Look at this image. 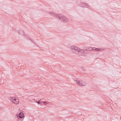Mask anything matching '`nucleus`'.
<instances>
[{
	"instance_id": "8",
	"label": "nucleus",
	"mask_w": 121,
	"mask_h": 121,
	"mask_svg": "<svg viewBox=\"0 0 121 121\" xmlns=\"http://www.w3.org/2000/svg\"><path fill=\"white\" fill-rule=\"evenodd\" d=\"M14 100V101L13 102V103L16 104H17L18 103L19 101V100L18 99H17L15 98V99Z\"/></svg>"
},
{
	"instance_id": "7",
	"label": "nucleus",
	"mask_w": 121,
	"mask_h": 121,
	"mask_svg": "<svg viewBox=\"0 0 121 121\" xmlns=\"http://www.w3.org/2000/svg\"><path fill=\"white\" fill-rule=\"evenodd\" d=\"M94 50H95L96 51H102L104 50V48H96L94 47Z\"/></svg>"
},
{
	"instance_id": "1",
	"label": "nucleus",
	"mask_w": 121,
	"mask_h": 121,
	"mask_svg": "<svg viewBox=\"0 0 121 121\" xmlns=\"http://www.w3.org/2000/svg\"><path fill=\"white\" fill-rule=\"evenodd\" d=\"M49 13L52 16H56V17L60 19L61 21L64 22H67L69 21L68 18L62 16L61 14H57L56 13H54L52 12H50Z\"/></svg>"
},
{
	"instance_id": "2",
	"label": "nucleus",
	"mask_w": 121,
	"mask_h": 121,
	"mask_svg": "<svg viewBox=\"0 0 121 121\" xmlns=\"http://www.w3.org/2000/svg\"><path fill=\"white\" fill-rule=\"evenodd\" d=\"M88 4L84 3V2H81L79 4V6L80 7L84 8H89V7L87 5Z\"/></svg>"
},
{
	"instance_id": "12",
	"label": "nucleus",
	"mask_w": 121,
	"mask_h": 121,
	"mask_svg": "<svg viewBox=\"0 0 121 121\" xmlns=\"http://www.w3.org/2000/svg\"><path fill=\"white\" fill-rule=\"evenodd\" d=\"M94 48H90L88 49V50L89 51L94 50Z\"/></svg>"
},
{
	"instance_id": "3",
	"label": "nucleus",
	"mask_w": 121,
	"mask_h": 121,
	"mask_svg": "<svg viewBox=\"0 0 121 121\" xmlns=\"http://www.w3.org/2000/svg\"><path fill=\"white\" fill-rule=\"evenodd\" d=\"M71 49L72 51L74 52H77L78 50L80 49V48L75 46H72L71 47Z\"/></svg>"
},
{
	"instance_id": "4",
	"label": "nucleus",
	"mask_w": 121,
	"mask_h": 121,
	"mask_svg": "<svg viewBox=\"0 0 121 121\" xmlns=\"http://www.w3.org/2000/svg\"><path fill=\"white\" fill-rule=\"evenodd\" d=\"M36 102L38 104H45L46 105L47 104V102L46 101H43V100L39 99L38 101H36Z\"/></svg>"
},
{
	"instance_id": "9",
	"label": "nucleus",
	"mask_w": 121,
	"mask_h": 121,
	"mask_svg": "<svg viewBox=\"0 0 121 121\" xmlns=\"http://www.w3.org/2000/svg\"><path fill=\"white\" fill-rule=\"evenodd\" d=\"M15 99V97H11L10 98V99L12 102H13L14 101V100Z\"/></svg>"
},
{
	"instance_id": "10",
	"label": "nucleus",
	"mask_w": 121,
	"mask_h": 121,
	"mask_svg": "<svg viewBox=\"0 0 121 121\" xmlns=\"http://www.w3.org/2000/svg\"><path fill=\"white\" fill-rule=\"evenodd\" d=\"M81 84L80 85V86H85V83L82 82V81H81Z\"/></svg>"
},
{
	"instance_id": "15",
	"label": "nucleus",
	"mask_w": 121,
	"mask_h": 121,
	"mask_svg": "<svg viewBox=\"0 0 121 121\" xmlns=\"http://www.w3.org/2000/svg\"><path fill=\"white\" fill-rule=\"evenodd\" d=\"M85 50L86 51H87L88 50V49H87H87H85Z\"/></svg>"
},
{
	"instance_id": "5",
	"label": "nucleus",
	"mask_w": 121,
	"mask_h": 121,
	"mask_svg": "<svg viewBox=\"0 0 121 121\" xmlns=\"http://www.w3.org/2000/svg\"><path fill=\"white\" fill-rule=\"evenodd\" d=\"M77 52H78V53L80 55L83 56L85 55V53L86 52L83 50L81 49L80 48V49L78 50Z\"/></svg>"
},
{
	"instance_id": "16",
	"label": "nucleus",
	"mask_w": 121,
	"mask_h": 121,
	"mask_svg": "<svg viewBox=\"0 0 121 121\" xmlns=\"http://www.w3.org/2000/svg\"><path fill=\"white\" fill-rule=\"evenodd\" d=\"M33 43H34L33 42H32Z\"/></svg>"
},
{
	"instance_id": "11",
	"label": "nucleus",
	"mask_w": 121,
	"mask_h": 121,
	"mask_svg": "<svg viewBox=\"0 0 121 121\" xmlns=\"http://www.w3.org/2000/svg\"><path fill=\"white\" fill-rule=\"evenodd\" d=\"M76 82H77V83L79 84V85L80 86V85L81 84V81H78L77 80H75Z\"/></svg>"
},
{
	"instance_id": "14",
	"label": "nucleus",
	"mask_w": 121,
	"mask_h": 121,
	"mask_svg": "<svg viewBox=\"0 0 121 121\" xmlns=\"http://www.w3.org/2000/svg\"><path fill=\"white\" fill-rule=\"evenodd\" d=\"M22 31L21 30H20V31H18V33L19 34H22V32H21Z\"/></svg>"
},
{
	"instance_id": "13",
	"label": "nucleus",
	"mask_w": 121,
	"mask_h": 121,
	"mask_svg": "<svg viewBox=\"0 0 121 121\" xmlns=\"http://www.w3.org/2000/svg\"><path fill=\"white\" fill-rule=\"evenodd\" d=\"M81 69L83 70H85V68L83 67H81Z\"/></svg>"
},
{
	"instance_id": "6",
	"label": "nucleus",
	"mask_w": 121,
	"mask_h": 121,
	"mask_svg": "<svg viewBox=\"0 0 121 121\" xmlns=\"http://www.w3.org/2000/svg\"><path fill=\"white\" fill-rule=\"evenodd\" d=\"M18 116L20 118H23L25 117L23 113L22 112H20L18 115Z\"/></svg>"
}]
</instances>
